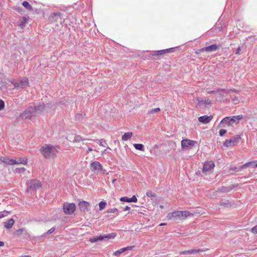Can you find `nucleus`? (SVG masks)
<instances>
[{
    "instance_id": "4d7b16f0",
    "label": "nucleus",
    "mask_w": 257,
    "mask_h": 257,
    "mask_svg": "<svg viewBox=\"0 0 257 257\" xmlns=\"http://www.w3.org/2000/svg\"><path fill=\"white\" fill-rule=\"evenodd\" d=\"M131 209V208L130 207H128V206H126L123 209V211H126V210H130Z\"/></svg>"
},
{
    "instance_id": "2f4dec72",
    "label": "nucleus",
    "mask_w": 257,
    "mask_h": 257,
    "mask_svg": "<svg viewBox=\"0 0 257 257\" xmlns=\"http://www.w3.org/2000/svg\"><path fill=\"white\" fill-rule=\"evenodd\" d=\"M22 5L28 10L31 11L33 10L32 6L27 1H24L22 3Z\"/></svg>"
},
{
    "instance_id": "603ef678",
    "label": "nucleus",
    "mask_w": 257,
    "mask_h": 257,
    "mask_svg": "<svg viewBox=\"0 0 257 257\" xmlns=\"http://www.w3.org/2000/svg\"><path fill=\"white\" fill-rule=\"evenodd\" d=\"M229 203V201L228 200H225L224 201H221L220 203V205H225L228 204Z\"/></svg>"
},
{
    "instance_id": "052dcab7",
    "label": "nucleus",
    "mask_w": 257,
    "mask_h": 257,
    "mask_svg": "<svg viewBox=\"0 0 257 257\" xmlns=\"http://www.w3.org/2000/svg\"><path fill=\"white\" fill-rule=\"evenodd\" d=\"M92 149L91 148H88L87 152L89 153L90 152L92 151Z\"/></svg>"
},
{
    "instance_id": "f8f14e48",
    "label": "nucleus",
    "mask_w": 257,
    "mask_h": 257,
    "mask_svg": "<svg viewBox=\"0 0 257 257\" xmlns=\"http://www.w3.org/2000/svg\"><path fill=\"white\" fill-rule=\"evenodd\" d=\"M89 206V203L86 201H82L78 203V206L80 210L83 212H86L89 211L88 207Z\"/></svg>"
},
{
    "instance_id": "39448f33",
    "label": "nucleus",
    "mask_w": 257,
    "mask_h": 257,
    "mask_svg": "<svg viewBox=\"0 0 257 257\" xmlns=\"http://www.w3.org/2000/svg\"><path fill=\"white\" fill-rule=\"evenodd\" d=\"M49 21L51 23H62L64 22L63 18V14L60 12H56L52 13L48 18Z\"/></svg>"
},
{
    "instance_id": "bb28decb",
    "label": "nucleus",
    "mask_w": 257,
    "mask_h": 257,
    "mask_svg": "<svg viewBox=\"0 0 257 257\" xmlns=\"http://www.w3.org/2000/svg\"><path fill=\"white\" fill-rule=\"evenodd\" d=\"M233 92V90H225V89H218L217 90V93H218L220 97H222L223 94L222 92L226 93H230L231 92Z\"/></svg>"
},
{
    "instance_id": "1a4fd4ad",
    "label": "nucleus",
    "mask_w": 257,
    "mask_h": 257,
    "mask_svg": "<svg viewBox=\"0 0 257 257\" xmlns=\"http://www.w3.org/2000/svg\"><path fill=\"white\" fill-rule=\"evenodd\" d=\"M215 166L213 161H208L205 162L203 164L202 171L205 174L210 173L213 170Z\"/></svg>"
},
{
    "instance_id": "e2e57ef3",
    "label": "nucleus",
    "mask_w": 257,
    "mask_h": 257,
    "mask_svg": "<svg viewBox=\"0 0 257 257\" xmlns=\"http://www.w3.org/2000/svg\"><path fill=\"white\" fill-rule=\"evenodd\" d=\"M165 224V223H161L160 224V226H163V225H164Z\"/></svg>"
},
{
    "instance_id": "c756f323",
    "label": "nucleus",
    "mask_w": 257,
    "mask_h": 257,
    "mask_svg": "<svg viewBox=\"0 0 257 257\" xmlns=\"http://www.w3.org/2000/svg\"><path fill=\"white\" fill-rule=\"evenodd\" d=\"M95 141L97 143H98L100 146L110 149V148L108 147L107 143L103 139H101V140L97 139L95 140Z\"/></svg>"
},
{
    "instance_id": "bf43d9fd",
    "label": "nucleus",
    "mask_w": 257,
    "mask_h": 257,
    "mask_svg": "<svg viewBox=\"0 0 257 257\" xmlns=\"http://www.w3.org/2000/svg\"><path fill=\"white\" fill-rule=\"evenodd\" d=\"M5 243L3 241L0 240V247H2L4 245Z\"/></svg>"
},
{
    "instance_id": "2eb2a0df",
    "label": "nucleus",
    "mask_w": 257,
    "mask_h": 257,
    "mask_svg": "<svg viewBox=\"0 0 257 257\" xmlns=\"http://www.w3.org/2000/svg\"><path fill=\"white\" fill-rule=\"evenodd\" d=\"M206 251V249H192L188 250H184L180 252V254H195L196 253L203 252Z\"/></svg>"
},
{
    "instance_id": "473e14b6",
    "label": "nucleus",
    "mask_w": 257,
    "mask_h": 257,
    "mask_svg": "<svg viewBox=\"0 0 257 257\" xmlns=\"http://www.w3.org/2000/svg\"><path fill=\"white\" fill-rule=\"evenodd\" d=\"M116 235V234L114 232H112L107 234H104L105 240L114 238Z\"/></svg>"
},
{
    "instance_id": "ddd939ff",
    "label": "nucleus",
    "mask_w": 257,
    "mask_h": 257,
    "mask_svg": "<svg viewBox=\"0 0 257 257\" xmlns=\"http://www.w3.org/2000/svg\"><path fill=\"white\" fill-rule=\"evenodd\" d=\"M218 49V47L216 44H212L209 46L202 48L199 50L200 52L206 51L208 52H212L216 51Z\"/></svg>"
},
{
    "instance_id": "a19ab883",
    "label": "nucleus",
    "mask_w": 257,
    "mask_h": 257,
    "mask_svg": "<svg viewBox=\"0 0 257 257\" xmlns=\"http://www.w3.org/2000/svg\"><path fill=\"white\" fill-rule=\"evenodd\" d=\"M85 113L82 112V113H77L76 114L75 117L77 119H80L81 117H82L83 115H84Z\"/></svg>"
},
{
    "instance_id": "13d9d810",
    "label": "nucleus",
    "mask_w": 257,
    "mask_h": 257,
    "mask_svg": "<svg viewBox=\"0 0 257 257\" xmlns=\"http://www.w3.org/2000/svg\"><path fill=\"white\" fill-rule=\"evenodd\" d=\"M100 171H101V172H102L103 173H106L107 174H109V173H107V172H106V170L105 169H103V168H102V170H100Z\"/></svg>"
},
{
    "instance_id": "f704fd0d",
    "label": "nucleus",
    "mask_w": 257,
    "mask_h": 257,
    "mask_svg": "<svg viewBox=\"0 0 257 257\" xmlns=\"http://www.w3.org/2000/svg\"><path fill=\"white\" fill-rule=\"evenodd\" d=\"M98 205H99V210H102L105 208V207L106 205V203L104 201H101L99 203Z\"/></svg>"
},
{
    "instance_id": "aec40b11",
    "label": "nucleus",
    "mask_w": 257,
    "mask_h": 257,
    "mask_svg": "<svg viewBox=\"0 0 257 257\" xmlns=\"http://www.w3.org/2000/svg\"><path fill=\"white\" fill-rule=\"evenodd\" d=\"M120 200L122 202H137V198L135 195H133L131 198H128L127 197H122L120 199Z\"/></svg>"
},
{
    "instance_id": "4c0bfd02",
    "label": "nucleus",
    "mask_w": 257,
    "mask_h": 257,
    "mask_svg": "<svg viewBox=\"0 0 257 257\" xmlns=\"http://www.w3.org/2000/svg\"><path fill=\"white\" fill-rule=\"evenodd\" d=\"M146 195L149 197H154L156 196V194L151 191H148L146 193Z\"/></svg>"
},
{
    "instance_id": "7c9ffc66",
    "label": "nucleus",
    "mask_w": 257,
    "mask_h": 257,
    "mask_svg": "<svg viewBox=\"0 0 257 257\" xmlns=\"http://www.w3.org/2000/svg\"><path fill=\"white\" fill-rule=\"evenodd\" d=\"M134 146L136 150L144 151L145 148L144 146L142 144H134Z\"/></svg>"
},
{
    "instance_id": "ea45409f",
    "label": "nucleus",
    "mask_w": 257,
    "mask_h": 257,
    "mask_svg": "<svg viewBox=\"0 0 257 257\" xmlns=\"http://www.w3.org/2000/svg\"><path fill=\"white\" fill-rule=\"evenodd\" d=\"M25 230L24 228H20L16 230V234L17 236H20L22 234L23 231Z\"/></svg>"
},
{
    "instance_id": "cd10ccee",
    "label": "nucleus",
    "mask_w": 257,
    "mask_h": 257,
    "mask_svg": "<svg viewBox=\"0 0 257 257\" xmlns=\"http://www.w3.org/2000/svg\"><path fill=\"white\" fill-rule=\"evenodd\" d=\"M166 54V52L164 50H161L158 51H155L153 52L152 55L153 56H159Z\"/></svg>"
},
{
    "instance_id": "6ab92c4d",
    "label": "nucleus",
    "mask_w": 257,
    "mask_h": 257,
    "mask_svg": "<svg viewBox=\"0 0 257 257\" xmlns=\"http://www.w3.org/2000/svg\"><path fill=\"white\" fill-rule=\"evenodd\" d=\"M245 167H250L252 168H257V161H252L245 163L240 166V169H242Z\"/></svg>"
},
{
    "instance_id": "393cba45",
    "label": "nucleus",
    "mask_w": 257,
    "mask_h": 257,
    "mask_svg": "<svg viewBox=\"0 0 257 257\" xmlns=\"http://www.w3.org/2000/svg\"><path fill=\"white\" fill-rule=\"evenodd\" d=\"M133 136L132 132H127L125 133L124 135L122 136L121 139L123 141H126L130 140Z\"/></svg>"
},
{
    "instance_id": "5701e85b",
    "label": "nucleus",
    "mask_w": 257,
    "mask_h": 257,
    "mask_svg": "<svg viewBox=\"0 0 257 257\" xmlns=\"http://www.w3.org/2000/svg\"><path fill=\"white\" fill-rule=\"evenodd\" d=\"M103 240H105L104 235H100L99 236H94L92 238H90L89 239V241L91 243H94L98 241H101Z\"/></svg>"
},
{
    "instance_id": "58836bf2",
    "label": "nucleus",
    "mask_w": 257,
    "mask_h": 257,
    "mask_svg": "<svg viewBox=\"0 0 257 257\" xmlns=\"http://www.w3.org/2000/svg\"><path fill=\"white\" fill-rule=\"evenodd\" d=\"M26 171V169L25 168H16L15 170V172L17 173L20 174L21 173H23Z\"/></svg>"
},
{
    "instance_id": "37998d69",
    "label": "nucleus",
    "mask_w": 257,
    "mask_h": 257,
    "mask_svg": "<svg viewBox=\"0 0 257 257\" xmlns=\"http://www.w3.org/2000/svg\"><path fill=\"white\" fill-rule=\"evenodd\" d=\"M175 48H170L169 49H165V51L166 52V53H172V52H174Z\"/></svg>"
},
{
    "instance_id": "412c9836",
    "label": "nucleus",
    "mask_w": 257,
    "mask_h": 257,
    "mask_svg": "<svg viewBox=\"0 0 257 257\" xmlns=\"http://www.w3.org/2000/svg\"><path fill=\"white\" fill-rule=\"evenodd\" d=\"M15 221L13 218L9 219L6 222H5L4 227L6 229H10L12 227Z\"/></svg>"
},
{
    "instance_id": "e433bc0d",
    "label": "nucleus",
    "mask_w": 257,
    "mask_h": 257,
    "mask_svg": "<svg viewBox=\"0 0 257 257\" xmlns=\"http://www.w3.org/2000/svg\"><path fill=\"white\" fill-rule=\"evenodd\" d=\"M106 212L108 213H116L117 214H118V210L117 208H113L108 209Z\"/></svg>"
},
{
    "instance_id": "6e6d98bb",
    "label": "nucleus",
    "mask_w": 257,
    "mask_h": 257,
    "mask_svg": "<svg viewBox=\"0 0 257 257\" xmlns=\"http://www.w3.org/2000/svg\"><path fill=\"white\" fill-rule=\"evenodd\" d=\"M240 47H238V48L236 50V51L235 52V54H240Z\"/></svg>"
},
{
    "instance_id": "79ce46f5",
    "label": "nucleus",
    "mask_w": 257,
    "mask_h": 257,
    "mask_svg": "<svg viewBox=\"0 0 257 257\" xmlns=\"http://www.w3.org/2000/svg\"><path fill=\"white\" fill-rule=\"evenodd\" d=\"M226 132L227 131L225 130L221 129L219 132V136L221 137L223 136L226 133Z\"/></svg>"
},
{
    "instance_id": "c03bdc74",
    "label": "nucleus",
    "mask_w": 257,
    "mask_h": 257,
    "mask_svg": "<svg viewBox=\"0 0 257 257\" xmlns=\"http://www.w3.org/2000/svg\"><path fill=\"white\" fill-rule=\"evenodd\" d=\"M5 107L4 101L0 99V110H2Z\"/></svg>"
},
{
    "instance_id": "49530a36",
    "label": "nucleus",
    "mask_w": 257,
    "mask_h": 257,
    "mask_svg": "<svg viewBox=\"0 0 257 257\" xmlns=\"http://www.w3.org/2000/svg\"><path fill=\"white\" fill-rule=\"evenodd\" d=\"M54 230H55V228L52 227V228H50L49 230H48V231L45 233V234H51L52 233H53L54 231Z\"/></svg>"
},
{
    "instance_id": "7ed1b4c3",
    "label": "nucleus",
    "mask_w": 257,
    "mask_h": 257,
    "mask_svg": "<svg viewBox=\"0 0 257 257\" xmlns=\"http://www.w3.org/2000/svg\"><path fill=\"white\" fill-rule=\"evenodd\" d=\"M242 117V115H234L232 117L227 116L221 120L219 124L221 127H224L225 125H232L234 123H238Z\"/></svg>"
},
{
    "instance_id": "f257e3e1",
    "label": "nucleus",
    "mask_w": 257,
    "mask_h": 257,
    "mask_svg": "<svg viewBox=\"0 0 257 257\" xmlns=\"http://www.w3.org/2000/svg\"><path fill=\"white\" fill-rule=\"evenodd\" d=\"M59 149L58 146L46 144L41 148L40 151L45 158L48 159L54 158L58 153Z\"/></svg>"
},
{
    "instance_id": "c85d7f7f",
    "label": "nucleus",
    "mask_w": 257,
    "mask_h": 257,
    "mask_svg": "<svg viewBox=\"0 0 257 257\" xmlns=\"http://www.w3.org/2000/svg\"><path fill=\"white\" fill-rule=\"evenodd\" d=\"M86 140H87L86 139L83 138L82 137H81L80 136L76 135L74 137L73 142H74V143L80 142L81 141H84Z\"/></svg>"
},
{
    "instance_id": "f3484780",
    "label": "nucleus",
    "mask_w": 257,
    "mask_h": 257,
    "mask_svg": "<svg viewBox=\"0 0 257 257\" xmlns=\"http://www.w3.org/2000/svg\"><path fill=\"white\" fill-rule=\"evenodd\" d=\"M234 188V186H222L218 188L217 192L220 193H228L230 192Z\"/></svg>"
},
{
    "instance_id": "9b49d317",
    "label": "nucleus",
    "mask_w": 257,
    "mask_h": 257,
    "mask_svg": "<svg viewBox=\"0 0 257 257\" xmlns=\"http://www.w3.org/2000/svg\"><path fill=\"white\" fill-rule=\"evenodd\" d=\"M197 144V142L188 139H184L181 141V146L183 149L191 148Z\"/></svg>"
},
{
    "instance_id": "9d476101",
    "label": "nucleus",
    "mask_w": 257,
    "mask_h": 257,
    "mask_svg": "<svg viewBox=\"0 0 257 257\" xmlns=\"http://www.w3.org/2000/svg\"><path fill=\"white\" fill-rule=\"evenodd\" d=\"M13 84L16 88H24L28 86L29 81L27 78H24L21 80L15 81L12 82Z\"/></svg>"
},
{
    "instance_id": "20e7f679",
    "label": "nucleus",
    "mask_w": 257,
    "mask_h": 257,
    "mask_svg": "<svg viewBox=\"0 0 257 257\" xmlns=\"http://www.w3.org/2000/svg\"><path fill=\"white\" fill-rule=\"evenodd\" d=\"M27 191H36L39 188H40L42 186L41 183L38 180H30L27 182Z\"/></svg>"
},
{
    "instance_id": "423d86ee",
    "label": "nucleus",
    "mask_w": 257,
    "mask_h": 257,
    "mask_svg": "<svg viewBox=\"0 0 257 257\" xmlns=\"http://www.w3.org/2000/svg\"><path fill=\"white\" fill-rule=\"evenodd\" d=\"M35 113V109L33 106H30L20 114V117L22 119H30Z\"/></svg>"
},
{
    "instance_id": "c9c22d12",
    "label": "nucleus",
    "mask_w": 257,
    "mask_h": 257,
    "mask_svg": "<svg viewBox=\"0 0 257 257\" xmlns=\"http://www.w3.org/2000/svg\"><path fill=\"white\" fill-rule=\"evenodd\" d=\"M125 251V249H124V247L123 248H121L117 250H116L114 252V255H119L120 254L124 252Z\"/></svg>"
},
{
    "instance_id": "8fccbe9b",
    "label": "nucleus",
    "mask_w": 257,
    "mask_h": 257,
    "mask_svg": "<svg viewBox=\"0 0 257 257\" xmlns=\"http://www.w3.org/2000/svg\"><path fill=\"white\" fill-rule=\"evenodd\" d=\"M251 231L252 233L257 234V225L251 228Z\"/></svg>"
},
{
    "instance_id": "0eeeda50",
    "label": "nucleus",
    "mask_w": 257,
    "mask_h": 257,
    "mask_svg": "<svg viewBox=\"0 0 257 257\" xmlns=\"http://www.w3.org/2000/svg\"><path fill=\"white\" fill-rule=\"evenodd\" d=\"M241 137L239 135L232 137L229 140H226L223 143V146L225 147L235 146L238 143Z\"/></svg>"
},
{
    "instance_id": "dca6fc26",
    "label": "nucleus",
    "mask_w": 257,
    "mask_h": 257,
    "mask_svg": "<svg viewBox=\"0 0 257 257\" xmlns=\"http://www.w3.org/2000/svg\"><path fill=\"white\" fill-rule=\"evenodd\" d=\"M0 161L6 165H15V163H17L16 162V160L4 157H1Z\"/></svg>"
},
{
    "instance_id": "864d4df0",
    "label": "nucleus",
    "mask_w": 257,
    "mask_h": 257,
    "mask_svg": "<svg viewBox=\"0 0 257 257\" xmlns=\"http://www.w3.org/2000/svg\"><path fill=\"white\" fill-rule=\"evenodd\" d=\"M132 247H133V246H128L125 247L124 248V249H125V251H126V250L131 249L132 248Z\"/></svg>"
},
{
    "instance_id": "72a5a7b5",
    "label": "nucleus",
    "mask_w": 257,
    "mask_h": 257,
    "mask_svg": "<svg viewBox=\"0 0 257 257\" xmlns=\"http://www.w3.org/2000/svg\"><path fill=\"white\" fill-rule=\"evenodd\" d=\"M45 104L42 103L38 106H35L33 107L35 109V112L37 111H42L44 109Z\"/></svg>"
},
{
    "instance_id": "09e8293b",
    "label": "nucleus",
    "mask_w": 257,
    "mask_h": 257,
    "mask_svg": "<svg viewBox=\"0 0 257 257\" xmlns=\"http://www.w3.org/2000/svg\"><path fill=\"white\" fill-rule=\"evenodd\" d=\"M5 213H8V211H4L3 212H0V219L6 216V214H4Z\"/></svg>"
},
{
    "instance_id": "a878e982",
    "label": "nucleus",
    "mask_w": 257,
    "mask_h": 257,
    "mask_svg": "<svg viewBox=\"0 0 257 257\" xmlns=\"http://www.w3.org/2000/svg\"><path fill=\"white\" fill-rule=\"evenodd\" d=\"M195 99L199 103H202L205 105H209L211 104V100L210 99H199L198 98H196Z\"/></svg>"
},
{
    "instance_id": "4be33fe9",
    "label": "nucleus",
    "mask_w": 257,
    "mask_h": 257,
    "mask_svg": "<svg viewBox=\"0 0 257 257\" xmlns=\"http://www.w3.org/2000/svg\"><path fill=\"white\" fill-rule=\"evenodd\" d=\"M232 92H231L230 93H229L230 95V98L231 99V101L232 102L234 103V104H238L239 103V101H240V99H239V94L237 95H234V94H231Z\"/></svg>"
},
{
    "instance_id": "5fc2aeb1",
    "label": "nucleus",
    "mask_w": 257,
    "mask_h": 257,
    "mask_svg": "<svg viewBox=\"0 0 257 257\" xmlns=\"http://www.w3.org/2000/svg\"><path fill=\"white\" fill-rule=\"evenodd\" d=\"M217 93V90H212V91H208V94H213V93Z\"/></svg>"
},
{
    "instance_id": "a18cd8bd",
    "label": "nucleus",
    "mask_w": 257,
    "mask_h": 257,
    "mask_svg": "<svg viewBox=\"0 0 257 257\" xmlns=\"http://www.w3.org/2000/svg\"><path fill=\"white\" fill-rule=\"evenodd\" d=\"M160 109L159 108H156L152 109L150 112V113H154L160 111Z\"/></svg>"
},
{
    "instance_id": "b1692460",
    "label": "nucleus",
    "mask_w": 257,
    "mask_h": 257,
    "mask_svg": "<svg viewBox=\"0 0 257 257\" xmlns=\"http://www.w3.org/2000/svg\"><path fill=\"white\" fill-rule=\"evenodd\" d=\"M16 162L17 163H15V165H18V164L26 165L28 162V159L26 157L19 158H18V160H16Z\"/></svg>"
},
{
    "instance_id": "3c124183",
    "label": "nucleus",
    "mask_w": 257,
    "mask_h": 257,
    "mask_svg": "<svg viewBox=\"0 0 257 257\" xmlns=\"http://www.w3.org/2000/svg\"><path fill=\"white\" fill-rule=\"evenodd\" d=\"M14 9L16 10L17 12H18L19 13H20L22 11V8L19 7H18V6L15 7L14 8Z\"/></svg>"
},
{
    "instance_id": "6e6552de",
    "label": "nucleus",
    "mask_w": 257,
    "mask_h": 257,
    "mask_svg": "<svg viewBox=\"0 0 257 257\" xmlns=\"http://www.w3.org/2000/svg\"><path fill=\"white\" fill-rule=\"evenodd\" d=\"M76 209L75 204L73 203H65L63 205L64 212L66 214H72Z\"/></svg>"
},
{
    "instance_id": "f03ea898",
    "label": "nucleus",
    "mask_w": 257,
    "mask_h": 257,
    "mask_svg": "<svg viewBox=\"0 0 257 257\" xmlns=\"http://www.w3.org/2000/svg\"><path fill=\"white\" fill-rule=\"evenodd\" d=\"M192 215L193 214L188 211H175L169 213L167 214V218L171 220H182Z\"/></svg>"
},
{
    "instance_id": "4468645a",
    "label": "nucleus",
    "mask_w": 257,
    "mask_h": 257,
    "mask_svg": "<svg viewBox=\"0 0 257 257\" xmlns=\"http://www.w3.org/2000/svg\"><path fill=\"white\" fill-rule=\"evenodd\" d=\"M213 118V116L210 115L209 116L208 115H203L198 117V120L199 122L203 123L206 124L209 123Z\"/></svg>"
},
{
    "instance_id": "de8ad7c7",
    "label": "nucleus",
    "mask_w": 257,
    "mask_h": 257,
    "mask_svg": "<svg viewBox=\"0 0 257 257\" xmlns=\"http://www.w3.org/2000/svg\"><path fill=\"white\" fill-rule=\"evenodd\" d=\"M231 170L232 171H235V172H239L240 170H241L242 169H240V166L238 168L236 167H232L231 168Z\"/></svg>"
},
{
    "instance_id": "a211bd4d",
    "label": "nucleus",
    "mask_w": 257,
    "mask_h": 257,
    "mask_svg": "<svg viewBox=\"0 0 257 257\" xmlns=\"http://www.w3.org/2000/svg\"><path fill=\"white\" fill-rule=\"evenodd\" d=\"M90 166L93 171H99L102 170V166L99 162H93L91 164Z\"/></svg>"
},
{
    "instance_id": "680f3d73",
    "label": "nucleus",
    "mask_w": 257,
    "mask_h": 257,
    "mask_svg": "<svg viewBox=\"0 0 257 257\" xmlns=\"http://www.w3.org/2000/svg\"><path fill=\"white\" fill-rule=\"evenodd\" d=\"M116 181V178L113 179L112 180V183L113 184H114V183H115Z\"/></svg>"
}]
</instances>
